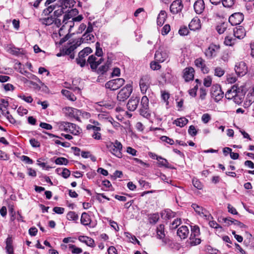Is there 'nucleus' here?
<instances>
[{
  "mask_svg": "<svg viewBox=\"0 0 254 254\" xmlns=\"http://www.w3.org/2000/svg\"><path fill=\"white\" fill-rule=\"evenodd\" d=\"M184 7L181 0H174L170 5V10L173 14H177L181 12Z\"/></svg>",
  "mask_w": 254,
  "mask_h": 254,
  "instance_id": "9",
  "label": "nucleus"
},
{
  "mask_svg": "<svg viewBox=\"0 0 254 254\" xmlns=\"http://www.w3.org/2000/svg\"><path fill=\"white\" fill-rule=\"evenodd\" d=\"M227 27V24L226 23H222L218 25L216 27L217 32L220 34L223 33L226 30Z\"/></svg>",
  "mask_w": 254,
  "mask_h": 254,
  "instance_id": "40",
  "label": "nucleus"
},
{
  "mask_svg": "<svg viewBox=\"0 0 254 254\" xmlns=\"http://www.w3.org/2000/svg\"><path fill=\"white\" fill-rule=\"evenodd\" d=\"M76 49V47H73L72 45H70L68 47L65 48L63 49V53L64 55H70L72 52Z\"/></svg>",
  "mask_w": 254,
  "mask_h": 254,
  "instance_id": "50",
  "label": "nucleus"
},
{
  "mask_svg": "<svg viewBox=\"0 0 254 254\" xmlns=\"http://www.w3.org/2000/svg\"><path fill=\"white\" fill-rule=\"evenodd\" d=\"M211 93L217 102L220 101L224 96V93L219 85H215L211 87Z\"/></svg>",
  "mask_w": 254,
  "mask_h": 254,
  "instance_id": "6",
  "label": "nucleus"
},
{
  "mask_svg": "<svg viewBox=\"0 0 254 254\" xmlns=\"http://www.w3.org/2000/svg\"><path fill=\"white\" fill-rule=\"evenodd\" d=\"M150 67L152 70H158L159 69L161 66L158 64V62L156 61L151 62Z\"/></svg>",
  "mask_w": 254,
  "mask_h": 254,
  "instance_id": "54",
  "label": "nucleus"
},
{
  "mask_svg": "<svg viewBox=\"0 0 254 254\" xmlns=\"http://www.w3.org/2000/svg\"><path fill=\"white\" fill-rule=\"evenodd\" d=\"M244 20V15L242 13L237 12L232 14L229 18V22L232 25L240 24Z\"/></svg>",
  "mask_w": 254,
  "mask_h": 254,
  "instance_id": "8",
  "label": "nucleus"
},
{
  "mask_svg": "<svg viewBox=\"0 0 254 254\" xmlns=\"http://www.w3.org/2000/svg\"><path fill=\"white\" fill-rule=\"evenodd\" d=\"M38 81L40 83L41 86L32 81H30L29 83L36 89H40L43 86H44L46 88H48L45 85L44 83H43L39 79H38Z\"/></svg>",
  "mask_w": 254,
  "mask_h": 254,
  "instance_id": "46",
  "label": "nucleus"
},
{
  "mask_svg": "<svg viewBox=\"0 0 254 254\" xmlns=\"http://www.w3.org/2000/svg\"><path fill=\"white\" fill-rule=\"evenodd\" d=\"M191 207L200 216L207 217V210L196 203H192Z\"/></svg>",
  "mask_w": 254,
  "mask_h": 254,
  "instance_id": "21",
  "label": "nucleus"
},
{
  "mask_svg": "<svg viewBox=\"0 0 254 254\" xmlns=\"http://www.w3.org/2000/svg\"><path fill=\"white\" fill-rule=\"evenodd\" d=\"M219 49V46L211 44L209 46L208 49L206 50L205 54L206 57L208 58H211L216 55L217 51Z\"/></svg>",
  "mask_w": 254,
  "mask_h": 254,
  "instance_id": "13",
  "label": "nucleus"
},
{
  "mask_svg": "<svg viewBox=\"0 0 254 254\" xmlns=\"http://www.w3.org/2000/svg\"><path fill=\"white\" fill-rule=\"evenodd\" d=\"M132 91V86L130 84H127L120 90L117 95V100L120 102L125 101L129 97Z\"/></svg>",
  "mask_w": 254,
  "mask_h": 254,
  "instance_id": "2",
  "label": "nucleus"
},
{
  "mask_svg": "<svg viewBox=\"0 0 254 254\" xmlns=\"http://www.w3.org/2000/svg\"><path fill=\"white\" fill-rule=\"evenodd\" d=\"M80 242L85 243L88 246L91 247H94V241L92 238L85 236H80L78 237Z\"/></svg>",
  "mask_w": 254,
  "mask_h": 254,
  "instance_id": "23",
  "label": "nucleus"
},
{
  "mask_svg": "<svg viewBox=\"0 0 254 254\" xmlns=\"http://www.w3.org/2000/svg\"><path fill=\"white\" fill-rule=\"evenodd\" d=\"M159 217L158 214H153L149 217V221L151 223H156L159 220Z\"/></svg>",
  "mask_w": 254,
  "mask_h": 254,
  "instance_id": "58",
  "label": "nucleus"
},
{
  "mask_svg": "<svg viewBox=\"0 0 254 254\" xmlns=\"http://www.w3.org/2000/svg\"><path fill=\"white\" fill-rule=\"evenodd\" d=\"M125 235L129 240L130 242L133 243L136 242L138 245H139V241L136 238V237L128 232H125Z\"/></svg>",
  "mask_w": 254,
  "mask_h": 254,
  "instance_id": "43",
  "label": "nucleus"
},
{
  "mask_svg": "<svg viewBox=\"0 0 254 254\" xmlns=\"http://www.w3.org/2000/svg\"><path fill=\"white\" fill-rule=\"evenodd\" d=\"M66 217L69 221H75L78 219V215L74 211H69L68 212Z\"/></svg>",
  "mask_w": 254,
  "mask_h": 254,
  "instance_id": "38",
  "label": "nucleus"
},
{
  "mask_svg": "<svg viewBox=\"0 0 254 254\" xmlns=\"http://www.w3.org/2000/svg\"><path fill=\"white\" fill-rule=\"evenodd\" d=\"M244 94L242 91H238V94L233 98V100L237 104H240L243 101L244 98Z\"/></svg>",
  "mask_w": 254,
  "mask_h": 254,
  "instance_id": "31",
  "label": "nucleus"
},
{
  "mask_svg": "<svg viewBox=\"0 0 254 254\" xmlns=\"http://www.w3.org/2000/svg\"><path fill=\"white\" fill-rule=\"evenodd\" d=\"M254 102V97L252 94H248L246 101L244 103L245 106H250Z\"/></svg>",
  "mask_w": 254,
  "mask_h": 254,
  "instance_id": "44",
  "label": "nucleus"
},
{
  "mask_svg": "<svg viewBox=\"0 0 254 254\" xmlns=\"http://www.w3.org/2000/svg\"><path fill=\"white\" fill-rule=\"evenodd\" d=\"M179 33L180 35L185 36L187 35L189 33V30L187 26L181 27L179 30Z\"/></svg>",
  "mask_w": 254,
  "mask_h": 254,
  "instance_id": "55",
  "label": "nucleus"
},
{
  "mask_svg": "<svg viewBox=\"0 0 254 254\" xmlns=\"http://www.w3.org/2000/svg\"><path fill=\"white\" fill-rule=\"evenodd\" d=\"M211 120V116L209 114L205 113L203 114L201 117V120L204 124L208 123Z\"/></svg>",
  "mask_w": 254,
  "mask_h": 254,
  "instance_id": "61",
  "label": "nucleus"
},
{
  "mask_svg": "<svg viewBox=\"0 0 254 254\" xmlns=\"http://www.w3.org/2000/svg\"><path fill=\"white\" fill-rule=\"evenodd\" d=\"M235 40L230 36H226L225 38L224 44L227 46H232L234 44Z\"/></svg>",
  "mask_w": 254,
  "mask_h": 254,
  "instance_id": "53",
  "label": "nucleus"
},
{
  "mask_svg": "<svg viewBox=\"0 0 254 254\" xmlns=\"http://www.w3.org/2000/svg\"><path fill=\"white\" fill-rule=\"evenodd\" d=\"M41 22L46 25H50L54 22L55 17L52 16L42 18L40 19Z\"/></svg>",
  "mask_w": 254,
  "mask_h": 254,
  "instance_id": "36",
  "label": "nucleus"
},
{
  "mask_svg": "<svg viewBox=\"0 0 254 254\" xmlns=\"http://www.w3.org/2000/svg\"><path fill=\"white\" fill-rule=\"evenodd\" d=\"M65 111L67 112L66 114H68L69 116L74 117L77 120H79L78 116L79 113H81L79 110L71 107H67L65 108Z\"/></svg>",
  "mask_w": 254,
  "mask_h": 254,
  "instance_id": "24",
  "label": "nucleus"
},
{
  "mask_svg": "<svg viewBox=\"0 0 254 254\" xmlns=\"http://www.w3.org/2000/svg\"><path fill=\"white\" fill-rule=\"evenodd\" d=\"M189 234V230L186 226H182L177 231L178 236L182 239H186Z\"/></svg>",
  "mask_w": 254,
  "mask_h": 254,
  "instance_id": "19",
  "label": "nucleus"
},
{
  "mask_svg": "<svg viewBox=\"0 0 254 254\" xmlns=\"http://www.w3.org/2000/svg\"><path fill=\"white\" fill-rule=\"evenodd\" d=\"M190 30L195 31L200 28V21L197 17L193 18L189 25Z\"/></svg>",
  "mask_w": 254,
  "mask_h": 254,
  "instance_id": "20",
  "label": "nucleus"
},
{
  "mask_svg": "<svg viewBox=\"0 0 254 254\" xmlns=\"http://www.w3.org/2000/svg\"><path fill=\"white\" fill-rule=\"evenodd\" d=\"M81 223L85 226L89 225L91 222L90 216L86 212L82 213L81 219Z\"/></svg>",
  "mask_w": 254,
  "mask_h": 254,
  "instance_id": "28",
  "label": "nucleus"
},
{
  "mask_svg": "<svg viewBox=\"0 0 254 254\" xmlns=\"http://www.w3.org/2000/svg\"><path fill=\"white\" fill-rule=\"evenodd\" d=\"M96 52L95 55L98 57H101L103 55L102 49L100 47V44L99 42H97L95 44Z\"/></svg>",
  "mask_w": 254,
  "mask_h": 254,
  "instance_id": "48",
  "label": "nucleus"
},
{
  "mask_svg": "<svg viewBox=\"0 0 254 254\" xmlns=\"http://www.w3.org/2000/svg\"><path fill=\"white\" fill-rule=\"evenodd\" d=\"M188 120L185 118H180L175 120L173 124H175L177 126L183 127L188 123Z\"/></svg>",
  "mask_w": 254,
  "mask_h": 254,
  "instance_id": "32",
  "label": "nucleus"
},
{
  "mask_svg": "<svg viewBox=\"0 0 254 254\" xmlns=\"http://www.w3.org/2000/svg\"><path fill=\"white\" fill-rule=\"evenodd\" d=\"M194 69L191 67H187L184 70V78L186 81L192 80L194 77Z\"/></svg>",
  "mask_w": 254,
  "mask_h": 254,
  "instance_id": "16",
  "label": "nucleus"
},
{
  "mask_svg": "<svg viewBox=\"0 0 254 254\" xmlns=\"http://www.w3.org/2000/svg\"><path fill=\"white\" fill-rule=\"evenodd\" d=\"M150 85V77L148 75H145L141 77L139 81V86L141 92L145 94L148 89Z\"/></svg>",
  "mask_w": 254,
  "mask_h": 254,
  "instance_id": "7",
  "label": "nucleus"
},
{
  "mask_svg": "<svg viewBox=\"0 0 254 254\" xmlns=\"http://www.w3.org/2000/svg\"><path fill=\"white\" fill-rule=\"evenodd\" d=\"M181 224V219H176L170 225V228L172 229H176L179 225Z\"/></svg>",
  "mask_w": 254,
  "mask_h": 254,
  "instance_id": "57",
  "label": "nucleus"
},
{
  "mask_svg": "<svg viewBox=\"0 0 254 254\" xmlns=\"http://www.w3.org/2000/svg\"><path fill=\"white\" fill-rule=\"evenodd\" d=\"M239 90H240V89L234 85L232 86L230 89L227 90L225 94V97L229 100L232 99L236 95H237V94H238V91Z\"/></svg>",
  "mask_w": 254,
  "mask_h": 254,
  "instance_id": "15",
  "label": "nucleus"
},
{
  "mask_svg": "<svg viewBox=\"0 0 254 254\" xmlns=\"http://www.w3.org/2000/svg\"><path fill=\"white\" fill-rule=\"evenodd\" d=\"M167 57V54L165 52L160 51H157L154 56L155 61L159 63L164 62Z\"/></svg>",
  "mask_w": 254,
  "mask_h": 254,
  "instance_id": "22",
  "label": "nucleus"
},
{
  "mask_svg": "<svg viewBox=\"0 0 254 254\" xmlns=\"http://www.w3.org/2000/svg\"><path fill=\"white\" fill-rule=\"evenodd\" d=\"M148 104L149 100L147 97L143 96L141 100V108L139 109V113L140 115L146 118H148L150 116Z\"/></svg>",
  "mask_w": 254,
  "mask_h": 254,
  "instance_id": "3",
  "label": "nucleus"
},
{
  "mask_svg": "<svg viewBox=\"0 0 254 254\" xmlns=\"http://www.w3.org/2000/svg\"><path fill=\"white\" fill-rule=\"evenodd\" d=\"M82 39L84 42H93L94 40V36L91 33H84L82 36Z\"/></svg>",
  "mask_w": 254,
  "mask_h": 254,
  "instance_id": "35",
  "label": "nucleus"
},
{
  "mask_svg": "<svg viewBox=\"0 0 254 254\" xmlns=\"http://www.w3.org/2000/svg\"><path fill=\"white\" fill-rule=\"evenodd\" d=\"M139 101V97H131L127 104V109L131 112L135 111L138 105Z\"/></svg>",
  "mask_w": 254,
  "mask_h": 254,
  "instance_id": "11",
  "label": "nucleus"
},
{
  "mask_svg": "<svg viewBox=\"0 0 254 254\" xmlns=\"http://www.w3.org/2000/svg\"><path fill=\"white\" fill-rule=\"evenodd\" d=\"M69 248L71 250L72 253L73 254H80L82 253V250L81 248H77L75 245H69Z\"/></svg>",
  "mask_w": 254,
  "mask_h": 254,
  "instance_id": "49",
  "label": "nucleus"
},
{
  "mask_svg": "<svg viewBox=\"0 0 254 254\" xmlns=\"http://www.w3.org/2000/svg\"><path fill=\"white\" fill-rule=\"evenodd\" d=\"M175 215V213L170 209H166L161 213V216L164 219H169L174 217Z\"/></svg>",
  "mask_w": 254,
  "mask_h": 254,
  "instance_id": "30",
  "label": "nucleus"
},
{
  "mask_svg": "<svg viewBox=\"0 0 254 254\" xmlns=\"http://www.w3.org/2000/svg\"><path fill=\"white\" fill-rule=\"evenodd\" d=\"M96 60L97 58L93 55L90 56L87 60V63L90 64L91 68L93 70L96 69Z\"/></svg>",
  "mask_w": 254,
  "mask_h": 254,
  "instance_id": "33",
  "label": "nucleus"
},
{
  "mask_svg": "<svg viewBox=\"0 0 254 254\" xmlns=\"http://www.w3.org/2000/svg\"><path fill=\"white\" fill-rule=\"evenodd\" d=\"M188 132L192 136L196 135L197 134V131L195 127L192 125L190 126L188 129Z\"/></svg>",
  "mask_w": 254,
  "mask_h": 254,
  "instance_id": "62",
  "label": "nucleus"
},
{
  "mask_svg": "<svg viewBox=\"0 0 254 254\" xmlns=\"http://www.w3.org/2000/svg\"><path fill=\"white\" fill-rule=\"evenodd\" d=\"M212 83V78L210 76H207L204 79L203 84L205 86L210 87Z\"/></svg>",
  "mask_w": 254,
  "mask_h": 254,
  "instance_id": "64",
  "label": "nucleus"
},
{
  "mask_svg": "<svg viewBox=\"0 0 254 254\" xmlns=\"http://www.w3.org/2000/svg\"><path fill=\"white\" fill-rule=\"evenodd\" d=\"M76 63L80 65L81 67H84L86 64V60L85 58H84L82 57H80L78 55V57L76 59Z\"/></svg>",
  "mask_w": 254,
  "mask_h": 254,
  "instance_id": "47",
  "label": "nucleus"
},
{
  "mask_svg": "<svg viewBox=\"0 0 254 254\" xmlns=\"http://www.w3.org/2000/svg\"><path fill=\"white\" fill-rule=\"evenodd\" d=\"M92 52V49L90 47H86L83 49L82 50L79 52L78 55L84 58H85L86 56H88L89 54Z\"/></svg>",
  "mask_w": 254,
  "mask_h": 254,
  "instance_id": "37",
  "label": "nucleus"
},
{
  "mask_svg": "<svg viewBox=\"0 0 254 254\" xmlns=\"http://www.w3.org/2000/svg\"><path fill=\"white\" fill-rule=\"evenodd\" d=\"M20 49L15 47H10L8 49V52L14 55L17 56L20 53Z\"/></svg>",
  "mask_w": 254,
  "mask_h": 254,
  "instance_id": "52",
  "label": "nucleus"
},
{
  "mask_svg": "<svg viewBox=\"0 0 254 254\" xmlns=\"http://www.w3.org/2000/svg\"><path fill=\"white\" fill-rule=\"evenodd\" d=\"M167 18V13L165 10H161L157 19V25L161 26L163 25Z\"/></svg>",
  "mask_w": 254,
  "mask_h": 254,
  "instance_id": "26",
  "label": "nucleus"
},
{
  "mask_svg": "<svg viewBox=\"0 0 254 254\" xmlns=\"http://www.w3.org/2000/svg\"><path fill=\"white\" fill-rule=\"evenodd\" d=\"M76 9H73L69 11L67 14H65L64 16L62 23L64 24L62 27L61 28V30L63 29V27L65 24H68L69 27V30L71 29L74 26V21L72 20V15L74 13L77 12Z\"/></svg>",
  "mask_w": 254,
  "mask_h": 254,
  "instance_id": "5",
  "label": "nucleus"
},
{
  "mask_svg": "<svg viewBox=\"0 0 254 254\" xmlns=\"http://www.w3.org/2000/svg\"><path fill=\"white\" fill-rule=\"evenodd\" d=\"M193 8L197 14H201L205 8L204 1L203 0H197L194 3Z\"/></svg>",
  "mask_w": 254,
  "mask_h": 254,
  "instance_id": "18",
  "label": "nucleus"
},
{
  "mask_svg": "<svg viewBox=\"0 0 254 254\" xmlns=\"http://www.w3.org/2000/svg\"><path fill=\"white\" fill-rule=\"evenodd\" d=\"M194 63L195 65L199 68H201L202 66H204V64H205L204 61L200 58L195 60Z\"/></svg>",
  "mask_w": 254,
  "mask_h": 254,
  "instance_id": "60",
  "label": "nucleus"
},
{
  "mask_svg": "<svg viewBox=\"0 0 254 254\" xmlns=\"http://www.w3.org/2000/svg\"><path fill=\"white\" fill-rule=\"evenodd\" d=\"M235 0H222V4L224 7H231L234 4Z\"/></svg>",
  "mask_w": 254,
  "mask_h": 254,
  "instance_id": "51",
  "label": "nucleus"
},
{
  "mask_svg": "<svg viewBox=\"0 0 254 254\" xmlns=\"http://www.w3.org/2000/svg\"><path fill=\"white\" fill-rule=\"evenodd\" d=\"M235 70L238 75L242 76L247 73L248 68L245 62H240L236 64Z\"/></svg>",
  "mask_w": 254,
  "mask_h": 254,
  "instance_id": "10",
  "label": "nucleus"
},
{
  "mask_svg": "<svg viewBox=\"0 0 254 254\" xmlns=\"http://www.w3.org/2000/svg\"><path fill=\"white\" fill-rule=\"evenodd\" d=\"M108 66L104 64L98 68L97 72L99 74H103L108 70Z\"/></svg>",
  "mask_w": 254,
  "mask_h": 254,
  "instance_id": "56",
  "label": "nucleus"
},
{
  "mask_svg": "<svg viewBox=\"0 0 254 254\" xmlns=\"http://www.w3.org/2000/svg\"><path fill=\"white\" fill-rule=\"evenodd\" d=\"M200 230L198 226L196 225L191 226V234L190 237H199Z\"/></svg>",
  "mask_w": 254,
  "mask_h": 254,
  "instance_id": "34",
  "label": "nucleus"
},
{
  "mask_svg": "<svg viewBox=\"0 0 254 254\" xmlns=\"http://www.w3.org/2000/svg\"><path fill=\"white\" fill-rule=\"evenodd\" d=\"M67 127L66 132H70L73 135H77L82 132V129L75 124L69 123Z\"/></svg>",
  "mask_w": 254,
  "mask_h": 254,
  "instance_id": "12",
  "label": "nucleus"
},
{
  "mask_svg": "<svg viewBox=\"0 0 254 254\" xmlns=\"http://www.w3.org/2000/svg\"><path fill=\"white\" fill-rule=\"evenodd\" d=\"M190 240L191 246H196L201 243V240L198 237H190Z\"/></svg>",
  "mask_w": 254,
  "mask_h": 254,
  "instance_id": "42",
  "label": "nucleus"
},
{
  "mask_svg": "<svg viewBox=\"0 0 254 254\" xmlns=\"http://www.w3.org/2000/svg\"><path fill=\"white\" fill-rule=\"evenodd\" d=\"M224 74V70L220 67H217L215 69L214 74L218 77H221Z\"/></svg>",
  "mask_w": 254,
  "mask_h": 254,
  "instance_id": "59",
  "label": "nucleus"
},
{
  "mask_svg": "<svg viewBox=\"0 0 254 254\" xmlns=\"http://www.w3.org/2000/svg\"><path fill=\"white\" fill-rule=\"evenodd\" d=\"M156 160L158 161V166L159 167H164L166 168L169 169H174V168L172 166L171 164L169 163L168 161L165 159L163 158L162 157H157Z\"/></svg>",
  "mask_w": 254,
  "mask_h": 254,
  "instance_id": "25",
  "label": "nucleus"
},
{
  "mask_svg": "<svg viewBox=\"0 0 254 254\" xmlns=\"http://www.w3.org/2000/svg\"><path fill=\"white\" fill-rule=\"evenodd\" d=\"M55 162L57 165H67L68 163V161L67 159L64 157H59L57 158Z\"/></svg>",
  "mask_w": 254,
  "mask_h": 254,
  "instance_id": "41",
  "label": "nucleus"
},
{
  "mask_svg": "<svg viewBox=\"0 0 254 254\" xmlns=\"http://www.w3.org/2000/svg\"><path fill=\"white\" fill-rule=\"evenodd\" d=\"M98 104L105 109L110 110L115 107L116 104L115 102L111 99H107L99 102Z\"/></svg>",
  "mask_w": 254,
  "mask_h": 254,
  "instance_id": "14",
  "label": "nucleus"
},
{
  "mask_svg": "<svg viewBox=\"0 0 254 254\" xmlns=\"http://www.w3.org/2000/svg\"><path fill=\"white\" fill-rule=\"evenodd\" d=\"M125 80L122 78H119L110 80L106 83L105 86L106 88L111 90H116L122 87L125 83Z\"/></svg>",
  "mask_w": 254,
  "mask_h": 254,
  "instance_id": "4",
  "label": "nucleus"
},
{
  "mask_svg": "<svg viewBox=\"0 0 254 254\" xmlns=\"http://www.w3.org/2000/svg\"><path fill=\"white\" fill-rule=\"evenodd\" d=\"M64 6L61 5L58 6V9L54 11V15L55 17H58L62 15L64 13Z\"/></svg>",
  "mask_w": 254,
  "mask_h": 254,
  "instance_id": "45",
  "label": "nucleus"
},
{
  "mask_svg": "<svg viewBox=\"0 0 254 254\" xmlns=\"http://www.w3.org/2000/svg\"><path fill=\"white\" fill-rule=\"evenodd\" d=\"M156 233L157 238L159 239L164 238L165 236L164 233V225L163 224L159 225V226L157 228Z\"/></svg>",
  "mask_w": 254,
  "mask_h": 254,
  "instance_id": "29",
  "label": "nucleus"
},
{
  "mask_svg": "<svg viewBox=\"0 0 254 254\" xmlns=\"http://www.w3.org/2000/svg\"><path fill=\"white\" fill-rule=\"evenodd\" d=\"M12 239L11 237L8 236L6 240V247L5 249L8 254H14L13 247L12 245Z\"/></svg>",
  "mask_w": 254,
  "mask_h": 254,
  "instance_id": "27",
  "label": "nucleus"
},
{
  "mask_svg": "<svg viewBox=\"0 0 254 254\" xmlns=\"http://www.w3.org/2000/svg\"><path fill=\"white\" fill-rule=\"evenodd\" d=\"M233 32L234 36L239 39L245 37L246 34L245 29L242 26L235 28L233 30Z\"/></svg>",
  "mask_w": 254,
  "mask_h": 254,
  "instance_id": "17",
  "label": "nucleus"
},
{
  "mask_svg": "<svg viewBox=\"0 0 254 254\" xmlns=\"http://www.w3.org/2000/svg\"><path fill=\"white\" fill-rule=\"evenodd\" d=\"M109 151L114 155L120 158L122 157V150L123 145L122 143L116 140L114 142H109L106 145Z\"/></svg>",
  "mask_w": 254,
  "mask_h": 254,
  "instance_id": "1",
  "label": "nucleus"
},
{
  "mask_svg": "<svg viewBox=\"0 0 254 254\" xmlns=\"http://www.w3.org/2000/svg\"><path fill=\"white\" fill-rule=\"evenodd\" d=\"M161 139L162 140V141L166 142L170 145H172L174 143V141L172 139L166 136H162L161 137Z\"/></svg>",
  "mask_w": 254,
  "mask_h": 254,
  "instance_id": "63",
  "label": "nucleus"
},
{
  "mask_svg": "<svg viewBox=\"0 0 254 254\" xmlns=\"http://www.w3.org/2000/svg\"><path fill=\"white\" fill-rule=\"evenodd\" d=\"M75 3L74 0H61V4L66 8L73 6Z\"/></svg>",
  "mask_w": 254,
  "mask_h": 254,
  "instance_id": "39",
  "label": "nucleus"
}]
</instances>
